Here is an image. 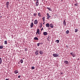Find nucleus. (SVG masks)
<instances>
[{
    "instance_id": "1",
    "label": "nucleus",
    "mask_w": 80,
    "mask_h": 80,
    "mask_svg": "<svg viewBox=\"0 0 80 80\" xmlns=\"http://www.w3.org/2000/svg\"><path fill=\"white\" fill-rule=\"evenodd\" d=\"M52 55L54 57H58V54H53Z\"/></svg>"
},
{
    "instance_id": "2",
    "label": "nucleus",
    "mask_w": 80,
    "mask_h": 80,
    "mask_svg": "<svg viewBox=\"0 0 80 80\" xmlns=\"http://www.w3.org/2000/svg\"><path fill=\"white\" fill-rule=\"evenodd\" d=\"M34 23L35 25H37L38 23V21L37 20H35L34 22Z\"/></svg>"
},
{
    "instance_id": "3",
    "label": "nucleus",
    "mask_w": 80,
    "mask_h": 80,
    "mask_svg": "<svg viewBox=\"0 0 80 80\" xmlns=\"http://www.w3.org/2000/svg\"><path fill=\"white\" fill-rule=\"evenodd\" d=\"M38 52H39L38 50L37 49L36 50V52H35V54L36 55H38Z\"/></svg>"
},
{
    "instance_id": "4",
    "label": "nucleus",
    "mask_w": 80,
    "mask_h": 80,
    "mask_svg": "<svg viewBox=\"0 0 80 80\" xmlns=\"http://www.w3.org/2000/svg\"><path fill=\"white\" fill-rule=\"evenodd\" d=\"M37 33H38V35H40V29H38L37 30L36 34H37Z\"/></svg>"
},
{
    "instance_id": "5",
    "label": "nucleus",
    "mask_w": 80,
    "mask_h": 80,
    "mask_svg": "<svg viewBox=\"0 0 80 80\" xmlns=\"http://www.w3.org/2000/svg\"><path fill=\"white\" fill-rule=\"evenodd\" d=\"M9 5V2H7L6 3V5L7 8H8V5Z\"/></svg>"
},
{
    "instance_id": "6",
    "label": "nucleus",
    "mask_w": 80,
    "mask_h": 80,
    "mask_svg": "<svg viewBox=\"0 0 80 80\" xmlns=\"http://www.w3.org/2000/svg\"><path fill=\"white\" fill-rule=\"evenodd\" d=\"M36 7H38L39 5V2H36Z\"/></svg>"
},
{
    "instance_id": "7",
    "label": "nucleus",
    "mask_w": 80,
    "mask_h": 80,
    "mask_svg": "<svg viewBox=\"0 0 80 80\" xmlns=\"http://www.w3.org/2000/svg\"><path fill=\"white\" fill-rule=\"evenodd\" d=\"M38 17H40H40H42V15H41V13L40 12H38Z\"/></svg>"
},
{
    "instance_id": "8",
    "label": "nucleus",
    "mask_w": 80,
    "mask_h": 80,
    "mask_svg": "<svg viewBox=\"0 0 80 80\" xmlns=\"http://www.w3.org/2000/svg\"><path fill=\"white\" fill-rule=\"evenodd\" d=\"M31 28H32L33 27V22H32L30 25Z\"/></svg>"
},
{
    "instance_id": "9",
    "label": "nucleus",
    "mask_w": 80,
    "mask_h": 80,
    "mask_svg": "<svg viewBox=\"0 0 80 80\" xmlns=\"http://www.w3.org/2000/svg\"><path fill=\"white\" fill-rule=\"evenodd\" d=\"M64 62L65 63V64H67V65H68L69 63L68 62V61H64Z\"/></svg>"
},
{
    "instance_id": "10",
    "label": "nucleus",
    "mask_w": 80,
    "mask_h": 80,
    "mask_svg": "<svg viewBox=\"0 0 80 80\" xmlns=\"http://www.w3.org/2000/svg\"><path fill=\"white\" fill-rule=\"evenodd\" d=\"M63 25H64V26H66V22L65 20H64L63 21Z\"/></svg>"
},
{
    "instance_id": "11",
    "label": "nucleus",
    "mask_w": 80,
    "mask_h": 80,
    "mask_svg": "<svg viewBox=\"0 0 80 80\" xmlns=\"http://www.w3.org/2000/svg\"><path fill=\"white\" fill-rule=\"evenodd\" d=\"M46 27H50V24L48 23H47L46 25Z\"/></svg>"
},
{
    "instance_id": "12",
    "label": "nucleus",
    "mask_w": 80,
    "mask_h": 80,
    "mask_svg": "<svg viewBox=\"0 0 80 80\" xmlns=\"http://www.w3.org/2000/svg\"><path fill=\"white\" fill-rule=\"evenodd\" d=\"M39 53L41 55H42V54H43V52L42 51H39Z\"/></svg>"
},
{
    "instance_id": "13",
    "label": "nucleus",
    "mask_w": 80,
    "mask_h": 80,
    "mask_svg": "<svg viewBox=\"0 0 80 80\" xmlns=\"http://www.w3.org/2000/svg\"><path fill=\"white\" fill-rule=\"evenodd\" d=\"M43 34L44 35H47V34H48V33H47V32H43Z\"/></svg>"
},
{
    "instance_id": "14",
    "label": "nucleus",
    "mask_w": 80,
    "mask_h": 80,
    "mask_svg": "<svg viewBox=\"0 0 80 80\" xmlns=\"http://www.w3.org/2000/svg\"><path fill=\"white\" fill-rule=\"evenodd\" d=\"M18 73V70H16L14 71V73H15V74H17V73Z\"/></svg>"
},
{
    "instance_id": "15",
    "label": "nucleus",
    "mask_w": 80,
    "mask_h": 80,
    "mask_svg": "<svg viewBox=\"0 0 80 80\" xmlns=\"http://www.w3.org/2000/svg\"><path fill=\"white\" fill-rule=\"evenodd\" d=\"M50 27L51 28H53V24H50Z\"/></svg>"
},
{
    "instance_id": "16",
    "label": "nucleus",
    "mask_w": 80,
    "mask_h": 80,
    "mask_svg": "<svg viewBox=\"0 0 80 80\" xmlns=\"http://www.w3.org/2000/svg\"><path fill=\"white\" fill-rule=\"evenodd\" d=\"M37 15V13H36L35 12L33 14V16H34V17H36V16Z\"/></svg>"
},
{
    "instance_id": "17",
    "label": "nucleus",
    "mask_w": 80,
    "mask_h": 80,
    "mask_svg": "<svg viewBox=\"0 0 80 80\" xmlns=\"http://www.w3.org/2000/svg\"><path fill=\"white\" fill-rule=\"evenodd\" d=\"M2 58H0V64H1L2 63Z\"/></svg>"
},
{
    "instance_id": "18",
    "label": "nucleus",
    "mask_w": 80,
    "mask_h": 80,
    "mask_svg": "<svg viewBox=\"0 0 80 80\" xmlns=\"http://www.w3.org/2000/svg\"><path fill=\"white\" fill-rule=\"evenodd\" d=\"M45 18L44 17H43L42 18V20H43V22H45Z\"/></svg>"
},
{
    "instance_id": "19",
    "label": "nucleus",
    "mask_w": 80,
    "mask_h": 80,
    "mask_svg": "<svg viewBox=\"0 0 80 80\" xmlns=\"http://www.w3.org/2000/svg\"><path fill=\"white\" fill-rule=\"evenodd\" d=\"M47 9H48L49 11H52V9L49 8H47Z\"/></svg>"
},
{
    "instance_id": "20",
    "label": "nucleus",
    "mask_w": 80,
    "mask_h": 80,
    "mask_svg": "<svg viewBox=\"0 0 80 80\" xmlns=\"http://www.w3.org/2000/svg\"><path fill=\"white\" fill-rule=\"evenodd\" d=\"M34 40H38V38H37V37H35L34 38Z\"/></svg>"
},
{
    "instance_id": "21",
    "label": "nucleus",
    "mask_w": 80,
    "mask_h": 80,
    "mask_svg": "<svg viewBox=\"0 0 80 80\" xmlns=\"http://www.w3.org/2000/svg\"><path fill=\"white\" fill-rule=\"evenodd\" d=\"M66 33L67 34H68L69 33V31L68 30H67V31L66 32Z\"/></svg>"
},
{
    "instance_id": "22",
    "label": "nucleus",
    "mask_w": 80,
    "mask_h": 80,
    "mask_svg": "<svg viewBox=\"0 0 80 80\" xmlns=\"http://www.w3.org/2000/svg\"><path fill=\"white\" fill-rule=\"evenodd\" d=\"M51 18V16H47V19H49V18Z\"/></svg>"
},
{
    "instance_id": "23",
    "label": "nucleus",
    "mask_w": 80,
    "mask_h": 80,
    "mask_svg": "<svg viewBox=\"0 0 80 80\" xmlns=\"http://www.w3.org/2000/svg\"><path fill=\"white\" fill-rule=\"evenodd\" d=\"M4 44L5 45H7V41H4Z\"/></svg>"
},
{
    "instance_id": "24",
    "label": "nucleus",
    "mask_w": 80,
    "mask_h": 80,
    "mask_svg": "<svg viewBox=\"0 0 80 80\" xmlns=\"http://www.w3.org/2000/svg\"><path fill=\"white\" fill-rule=\"evenodd\" d=\"M20 62L21 63H22L23 62V59H21L20 60Z\"/></svg>"
},
{
    "instance_id": "25",
    "label": "nucleus",
    "mask_w": 80,
    "mask_h": 80,
    "mask_svg": "<svg viewBox=\"0 0 80 80\" xmlns=\"http://www.w3.org/2000/svg\"><path fill=\"white\" fill-rule=\"evenodd\" d=\"M40 27L41 28L42 27V23H40Z\"/></svg>"
},
{
    "instance_id": "26",
    "label": "nucleus",
    "mask_w": 80,
    "mask_h": 80,
    "mask_svg": "<svg viewBox=\"0 0 80 80\" xmlns=\"http://www.w3.org/2000/svg\"><path fill=\"white\" fill-rule=\"evenodd\" d=\"M47 40H48V41H49V40H50V37H48L47 38Z\"/></svg>"
},
{
    "instance_id": "27",
    "label": "nucleus",
    "mask_w": 80,
    "mask_h": 80,
    "mask_svg": "<svg viewBox=\"0 0 80 80\" xmlns=\"http://www.w3.org/2000/svg\"><path fill=\"white\" fill-rule=\"evenodd\" d=\"M3 48V46H0V48L1 49H2V48Z\"/></svg>"
},
{
    "instance_id": "28",
    "label": "nucleus",
    "mask_w": 80,
    "mask_h": 80,
    "mask_svg": "<svg viewBox=\"0 0 80 80\" xmlns=\"http://www.w3.org/2000/svg\"><path fill=\"white\" fill-rule=\"evenodd\" d=\"M56 42H57V43H59V40H57L56 41Z\"/></svg>"
},
{
    "instance_id": "29",
    "label": "nucleus",
    "mask_w": 80,
    "mask_h": 80,
    "mask_svg": "<svg viewBox=\"0 0 80 80\" xmlns=\"http://www.w3.org/2000/svg\"><path fill=\"white\" fill-rule=\"evenodd\" d=\"M40 43H37V45L38 47H39L40 46Z\"/></svg>"
},
{
    "instance_id": "30",
    "label": "nucleus",
    "mask_w": 80,
    "mask_h": 80,
    "mask_svg": "<svg viewBox=\"0 0 80 80\" xmlns=\"http://www.w3.org/2000/svg\"><path fill=\"white\" fill-rule=\"evenodd\" d=\"M34 69H35V68H34V66H33L32 67V70H33Z\"/></svg>"
},
{
    "instance_id": "31",
    "label": "nucleus",
    "mask_w": 80,
    "mask_h": 80,
    "mask_svg": "<svg viewBox=\"0 0 80 80\" xmlns=\"http://www.w3.org/2000/svg\"><path fill=\"white\" fill-rule=\"evenodd\" d=\"M70 54H71V55H72V56L74 54L73 52H71L70 53Z\"/></svg>"
},
{
    "instance_id": "32",
    "label": "nucleus",
    "mask_w": 80,
    "mask_h": 80,
    "mask_svg": "<svg viewBox=\"0 0 80 80\" xmlns=\"http://www.w3.org/2000/svg\"><path fill=\"white\" fill-rule=\"evenodd\" d=\"M77 31H78L77 29H75V32H77Z\"/></svg>"
},
{
    "instance_id": "33",
    "label": "nucleus",
    "mask_w": 80,
    "mask_h": 80,
    "mask_svg": "<svg viewBox=\"0 0 80 80\" xmlns=\"http://www.w3.org/2000/svg\"><path fill=\"white\" fill-rule=\"evenodd\" d=\"M28 50V49H27V48H25V51L26 52V51H27Z\"/></svg>"
},
{
    "instance_id": "34",
    "label": "nucleus",
    "mask_w": 80,
    "mask_h": 80,
    "mask_svg": "<svg viewBox=\"0 0 80 80\" xmlns=\"http://www.w3.org/2000/svg\"><path fill=\"white\" fill-rule=\"evenodd\" d=\"M47 17L49 16V14L48 13H47Z\"/></svg>"
},
{
    "instance_id": "35",
    "label": "nucleus",
    "mask_w": 80,
    "mask_h": 80,
    "mask_svg": "<svg viewBox=\"0 0 80 80\" xmlns=\"http://www.w3.org/2000/svg\"><path fill=\"white\" fill-rule=\"evenodd\" d=\"M72 56L73 57H75V56L74 55V54Z\"/></svg>"
},
{
    "instance_id": "36",
    "label": "nucleus",
    "mask_w": 80,
    "mask_h": 80,
    "mask_svg": "<svg viewBox=\"0 0 80 80\" xmlns=\"http://www.w3.org/2000/svg\"><path fill=\"white\" fill-rule=\"evenodd\" d=\"M18 78H20V76H18Z\"/></svg>"
},
{
    "instance_id": "37",
    "label": "nucleus",
    "mask_w": 80,
    "mask_h": 80,
    "mask_svg": "<svg viewBox=\"0 0 80 80\" xmlns=\"http://www.w3.org/2000/svg\"><path fill=\"white\" fill-rule=\"evenodd\" d=\"M38 1H39L38 0H36V2H38Z\"/></svg>"
},
{
    "instance_id": "38",
    "label": "nucleus",
    "mask_w": 80,
    "mask_h": 80,
    "mask_svg": "<svg viewBox=\"0 0 80 80\" xmlns=\"http://www.w3.org/2000/svg\"><path fill=\"white\" fill-rule=\"evenodd\" d=\"M5 80H9L8 79H6Z\"/></svg>"
},
{
    "instance_id": "39",
    "label": "nucleus",
    "mask_w": 80,
    "mask_h": 80,
    "mask_svg": "<svg viewBox=\"0 0 80 80\" xmlns=\"http://www.w3.org/2000/svg\"><path fill=\"white\" fill-rule=\"evenodd\" d=\"M74 5H75V6H77V4H74Z\"/></svg>"
},
{
    "instance_id": "40",
    "label": "nucleus",
    "mask_w": 80,
    "mask_h": 80,
    "mask_svg": "<svg viewBox=\"0 0 80 80\" xmlns=\"http://www.w3.org/2000/svg\"><path fill=\"white\" fill-rule=\"evenodd\" d=\"M42 30H43V28L41 30L42 31Z\"/></svg>"
},
{
    "instance_id": "41",
    "label": "nucleus",
    "mask_w": 80,
    "mask_h": 80,
    "mask_svg": "<svg viewBox=\"0 0 80 80\" xmlns=\"http://www.w3.org/2000/svg\"><path fill=\"white\" fill-rule=\"evenodd\" d=\"M44 23H43V25H44V23H45V22H43Z\"/></svg>"
},
{
    "instance_id": "42",
    "label": "nucleus",
    "mask_w": 80,
    "mask_h": 80,
    "mask_svg": "<svg viewBox=\"0 0 80 80\" xmlns=\"http://www.w3.org/2000/svg\"><path fill=\"white\" fill-rule=\"evenodd\" d=\"M34 1H36V0H33Z\"/></svg>"
},
{
    "instance_id": "43",
    "label": "nucleus",
    "mask_w": 80,
    "mask_h": 80,
    "mask_svg": "<svg viewBox=\"0 0 80 80\" xmlns=\"http://www.w3.org/2000/svg\"><path fill=\"white\" fill-rule=\"evenodd\" d=\"M42 0V1H43V0Z\"/></svg>"
},
{
    "instance_id": "44",
    "label": "nucleus",
    "mask_w": 80,
    "mask_h": 80,
    "mask_svg": "<svg viewBox=\"0 0 80 80\" xmlns=\"http://www.w3.org/2000/svg\"><path fill=\"white\" fill-rule=\"evenodd\" d=\"M61 1H63V0H61Z\"/></svg>"
}]
</instances>
